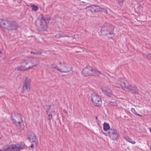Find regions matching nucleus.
Here are the masks:
<instances>
[{
  "label": "nucleus",
  "mask_w": 151,
  "mask_h": 151,
  "mask_svg": "<svg viewBox=\"0 0 151 151\" xmlns=\"http://www.w3.org/2000/svg\"><path fill=\"white\" fill-rule=\"evenodd\" d=\"M28 64H30V63H28V61L27 60H24L22 62L21 66H19L15 68L16 70H25L29 69L32 68L31 65H29Z\"/></svg>",
  "instance_id": "423d86ee"
},
{
  "label": "nucleus",
  "mask_w": 151,
  "mask_h": 151,
  "mask_svg": "<svg viewBox=\"0 0 151 151\" xmlns=\"http://www.w3.org/2000/svg\"><path fill=\"white\" fill-rule=\"evenodd\" d=\"M101 32L102 35L104 36L113 34L114 27L112 25L107 23L103 24L101 28Z\"/></svg>",
  "instance_id": "f257e3e1"
},
{
  "label": "nucleus",
  "mask_w": 151,
  "mask_h": 151,
  "mask_svg": "<svg viewBox=\"0 0 151 151\" xmlns=\"http://www.w3.org/2000/svg\"><path fill=\"white\" fill-rule=\"evenodd\" d=\"M30 147L31 148H32L34 147V145L33 144H32L31 146H30Z\"/></svg>",
  "instance_id": "72a5a7b5"
},
{
  "label": "nucleus",
  "mask_w": 151,
  "mask_h": 151,
  "mask_svg": "<svg viewBox=\"0 0 151 151\" xmlns=\"http://www.w3.org/2000/svg\"><path fill=\"white\" fill-rule=\"evenodd\" d=\"M31 6L32 7V9H38L39 7L37 5H31Z\"/></svg>",
  "instance_id": "b1692460"
},
{
  "label": "nucleus",
  "mask_w": 151,
  "mask_h": 151,
  "mask_svg": "<svg viewBox=\"0 0 151 151\" xmlns=\"http://www.w3.org/2000/svg\"><path fill=\"white\" fill-rule=\"evenodd\" d=\"M31 54H33L34 55H36L37 54H39V55H41L42 54V52H35L31 51Z\"/></svg>",
  "instance_id": "5701e85b"
},
{
  "label": "nucleus",
  "mask_w": 151,
  "mask_h": 151,
  "mask_svg": "<svg viewBox=\"0 0 151 151\" xmlns=\"http://www.w3.org/2000/svg\"><path fill=\"white\" fill-rule=\"evenodd\" d=\"M0 88H1V87H0Z\"/></svg>",
  "instance_id": "37998d69"
},
{
  "label": "nucleus",
  "mask_w": 151,
  "mask_h": 151,
  "mask_svg": "<svg viewBox=\"0 0 151 151\" xmlns=\"http://www.w3.org/2000/svg\"><path fill=\"white\" fill-rule=\"evenodd\" d=\"M104 129L105 131H107L110 129V127L108 123H104Z\"/></svg>",
  "instance_id": "a211bd4d"
},
{
  "label": "nucleus",
  "mask_w": 151,
  "mask_h": 151,
  "mask_svg": "<svg viewBox=\"0 0 151 151\" xmlns=\"http://www.w3.org/2000/svg\"><path fill=\"white\" fill-rule=\"evenodd\" d=\"M147 58L149 60H151V54H148L147 56Z\"/></svg>",
  "instance_id": "c85d7f7f"
},
{
  "label": "nucleus",
  "mask_w": 151,
  "mask_h": 151,
  "mask_svg": "<svg viewBox=\"0 0 151 151\" xmlns=\"http://www.w3.org/2000/svg\"><path fill=\"white\" fill-rule=\"evenodd\" d=\"M124 139L128 142H129L132 144H135L136 142L135 141L132 140V139L128 137H125Z\"/></svg>",
  "instance_id": "6ab92c4d"
},
{
  "label": "nucleus",
  "mask_w": 151,
  "mask_h": 151,
  "mask_svg": "<svg viewBox=\"0 0 151 151\" xmlns=\"http://www.w3.org/2000/svg\"><path fill=\"white\" fill-rule=\"evenodd\" d=\"M102 91L105 95L109 96H111L112 94V92L111 90L109 88L103 89Z\"/></svg>",
  "instance_id": "4468645a"
},
{
  "label": "nucleus",
  "mask_w": 151,
  "mask_h": 151,
  "mask_svg": "<svg viewBox=\"0 0 151 151\" xmlns=\"http://www.w3.org/2000/svg\"><path fill=\"white\" fill-rule=\"evenodd\" d=\"M28 63H30V64H28V66L29 65H31L32 68L34 66H36L38 65L39 63V61L38 60H36L35 61L34 60L31 61H28Z\"/></svg>",
  "instance_id": "2eb2a0df"
},
{
  "label": "nucleus",
  "mask_w": 151,
  "mask_h": 151,
  "mask_svg": "<svg viewBox=\"0 0 151 151\" xmlns=\"http://www.w3.org/2000/svg\"><path fill=\"white\" fill-rule=\"evenodd\" d=\"M93 74V69L89 66H87L82 71V74L84 76H91Z\"/></svg>",
  "instance_id": "1a4fd4ad"
},
{
  "label": "nucleus",
  "mask_w": 151,
  "mask_h": 151,
  "mask_svg": "<svg viewBox=\"0 0 151 151\" xmlns=\"http://www.w3.org/2000/svg\"><path fill=\"white\" fill-rule=\"evenodd\" d=\"M30 80L26 77L23 86V93L29 92L30 91Z\"/></svg>",
  "instance_id": "6e6552de"
},
{
  "label": "nucleus",
  "mask_w": 151,
  "mask_h": 151,
  "mask_svg": "<svg viewBox=\"0 0 151 151\" xmlns=\"http://www.w3.org/2000/svg\"><path fill=\"white\" fill-rule=\"evenodd\" d=\"M4 29L8 30H15L18 28V26L17 22L14 21H11L6 19L4 22Z\"/></svg>",
  "instance_id": "7ed1b4c3"
},
{
  "label": "nucleus",
  "mask_w": 151,
  "mask_h": 151,
  "mask_svg": "<svg viewBox=\"0 0 151 151\" xmlns=\"http://www.w3.org/2000/svg\"><path fill=\"white\" fill-rule=\"evenodd\" d=\"M101 8L98 6L93 5L87 6L85 8V9H100Z\"/></svg>",
  "instance_id": "dca6fc26"
},
{
  "label": "nucleus",
  "mask_w": 151,
  "mask_h": 151,
  "mask_svg": "<svg viewBox=\"0 0 151 151\" xmlns=\"http://www.w3.org/2000/svg\"><path fill=\"white\" fill-rule=\"evenodd\" d=\"M124 79L122 78H119L118 80V82L119 83V84L121 86V84H122L124 83H125L124 82Z\"/></svg>",
  "instance_id": "412c9836"
},
{
  "label": "nucleus",
  "mask_w": 151,
  "mask_h": 151,
  "mask_svg": "<svg viewBox=\"0 0 151 151\" xmlns=\"http://www.w3.org/2000/svg\"><path fill=\"white\" fill-rule=\"evenodd\" d=\"M48 117H49V118H48V119L49 120H50L51 118H52V114H49L48 115Z\"/></svg>",
  "instance_id": "7c9ffc66"
},
{
  "label": "nucleus",
  "mask_w": 151,
  "mask_h": 151,
  "mask_svg": "<svg viewBox=\"0 0 151 151\" xmlns=\"http://www.w3.org/2000/svg\"><path fill=\"white\" fill-rule=\"evenodd\" d=\"M37 10H34V11H36Z\"/></svg>",
  "instance_id": "a19ab883"
},
{
  "label": "nucleus",
  "mask_w": 151,
  "mask_h": 151,
  "mask_svg": "<svg viewBox=\"0 0 151 151\" xmlns=\"http://www.w3.org/2000/svg\"><path fill=\"white\" fill-rule=\"evenodd\" d=\"M46 20H47V19L42 17L41 19L37 20V21L36 22V23L37 24V22L40 23V28L44 30H46L47 28V26L46 25Z\"/></svg>",
  "instance_id": "f8f14e48"
},
{
  "label": "nucleus",
  "mask_w": 151,
  "mask_h": 151,
  "mask_svg": "<svg viewBox=\"0 0 151 151\" xmlns=\"http://www.w3.org/2000/svg\"><path fill=\"white\" fill-rule=\"evenodd\" d=\"M131 111L134 114H135L140 117L142 116V115L137 114L134 109L133 108H132L131 109Z\"/></svg>",
  "instance_id": "4be33fe9"
},
{
  "label": "nucleus",
  "mask_w": 151,
  "mask_h": 151,
  "mask_svg": "<svg viewBox=\"0 0 151 151\" xmlns=\"http://www.w3.org/2000/svg\"><path fill=\"white\" fill-rule=\"evenodd\" d=\"M70 37L69 36H68V35H63L62 37Z\"/></svg>",
  "instance_id": "2f4dec72"
},
{
  "label": "nucleus",
  "mask_w": 151,
  "mask_h": 151,
  "mask_svg": "<svg viewBox=\"0 0 151 151\" xmlns=\"http://www.w3.org/2000/svg\"><path fill=\"white\" fill-rule=\"evenodd\" d=\"M91 101L94 105L98 107H101L102 104L101 97L96 93H93L91 95Z\"/></svg>",
  "instance_id": "20e7f679"
},
{
  "label": "nucleus",
  "mask_w": 151,
  "mask_h": 151,
  "mask_svg": "<svg viewBox=\"0 0 151 151\" xmlns=\"http://www.w3.org/2000/svg\"><path fill=\"white\" fill-rule=\"evenodd\" d=\"M108 133L110 137L114 140H116L118 139L120 136L119 132L116 129L112 128L110 129Z\"/></svg>",
  "instance_id": "0eeeda50"
},
{
  "label": "nucleus",
  "mask_w": 151,
  "mask_h": 151,
  "mask_svg": "<svg viewBox=\"0 0 151 151\" xmlns=\"http://www.w3.org/2000/svg\"><path fill=\"white\" fill-rule=\"evenodd\" d=\"M59 64L58 65V66H57L55 64H52L51 65L52 67V68H55L57 70V68H59Z\"/></svg>",
  "instance_id": "bb28decb"
},
{
  "label": "nucleus",
  "mask_w": 151,
  "mask_h": 151,
  "mask_svg": "<svg viewBox=\"0 0 151 151\" xmlns=\"http://www.w3.org/2000/svg\"><path fill=\"white\" fill-rule=\"evenodd\" d=\"M11 147L12 151H20L21 150L26 148V146L24 144L12 145Z\"/></svg>",
  "instance_id": "9b49d317"
},
{
  "label": "nucleus",
  "mask_w": 151,
  "mask_h": 151,
  "mask_svg": "<svg viewBox=\"0 0 151 151\" xmlns=\"http://www.w3.org/2000/svg\"><path fill=\"white\" fill-rule=\"evenodd\" d=\"M121 85L122 89L126 91L131 93L138 94L137 87L135 86L129 84L127 85L125 83Z\"/></svg>",
  "instance_id": "f03ea898"
},
{
  "label": "nucleus",
  "mask_w": 151,
  "mask_h": 151,
  "mask_svg": "<svg viewBox=\"0 0 151 151\" xmlns=\"http://www.w3.org/2000/svg\"><path fill=\"white\" fill-rule=\"evenodd\" d=\"M12 120L14 123L19 124L22 125L23 124V121L21 116L19 114H16L12 118Z\"/></svg>",
  "instance_id": "9d476101"
},
{
  "label": "nucleus",
  "mask_w": 151,
  "mask_h": 151,
  "mask_svg": "<svg viewBox=\"0 0 151 151\" xmlns=\"http://www.w3.org/2000/svg\"><path fill=\"white\" fill-rule=\"evenodd\" d=\"M64 111L65 113H67V112H66V111H65V110H64Z\"/></svg>",
  "instance_id": "4c0bfd02"
},
{
  "label": "nucleus",
  "mask_w": 151,
  "mask_h": 151,
  "mask_svg": "<svg viewBox=\"0 0 151 151\" xmlns=\"http://www.w3.org/2000/svg\"><path fill=\"white\" fill-rule=\"evenodd\" d=\"M0 151H5V150H4V149H3V150H0Z\"/></svg>",
  "instance_id": "c9c22d12"
},
{
  "label": "nucleus",
  "mask_w": 151,
  "mask_h": 151,
  "mask_svg": "<svg viewBox=\"0 0 151 151\" xmlns=\"http://www.w3.org/2000/svg\"><path fill=\"white\" fill-rule=\"evenodd\" d=\"M46 111H47V114H48V111L47 110Z\"/></svg>",
  "instance_id": "ea45409f"
},
{
  "label": "nucleus",
  "mask_w": 151,
  "mask_h": 151,
  "mask_svg": "<svg viewBox=\"0 0 151 151\" xmlns=\"http://www.w3.org/2000/svg\"><path fill=\"white\" fill-rule=\"evenodd\" d=\"M59 65V68H57V70L61 72L67 73L72 70L71 65L67 63H60Z\"/></svg>",
  "instance_id": "39448f33"
},
{
  "label": "nucleus",
  "mask_w": 151,
  "mask_h": 151,
  "mask_svg": "<svg viewBox=\"0 0 151 151\" xmlns=\"http://www.w3.org/2000/svg\"><path fill=\"white\" fill-rule=\"evenodd\" d=\"M90 11H91V12H96V10H93L94 12L92 10H90Z\"/></svg>",
  "instance_id": "f704fd0d"
},
{
  "label": "nucleus",
  "mask_w": 151,
  "mask_h": 151,
  "mask_svg": "<svg viewBox=\"0 0 151 151\" xmlns=\"http://www.w3.org/2000/svg\"><path fill=\"white\" fill-rule=\"evenodd\" d=\"M101 74V71L96 69L93 70V74L92 75L95 76H99Z\"/></svg>",
  "instance_id": "f3484780"
},
{
  "label": "nucleus",
  "mask_w": 151,
  "mask_h": 151,
  "mask_svg": "<svg viewBox=\"0 0 151 151\" xmlns=\"http://www.w3.org/2000/svg\"><path fill=\"white\" fill-rule=\"evenodd\" d=\"M137 1V2H139L140 1H139L138 0H136Z\"/></svg>",
  "instance_id": "e433bc0d"
},
{
  "label": "nucleus",
  "mask_w": 151,
  "mask_h": 151,
  "mask_svg": "<svg viewBox=\"0 0 151 151\" xmlns=\"http://www.w3.org/2000/svg\"><path fill=\"white\" fill-rule=\"evenodd\" d=\"M63 35L60 34H58L55 35V37L59 39L60 38L62 37Z\"/></svg>",
  "instance_id": "cd10ccee"
},
{
  "label": "nucleus",
  "mask_w": 151,
  "mask_h": 151,
  "mask_svg": "<svg viewBox=\"0 0 151 151\" xmlns=\"http://www.w3.org/2000/svg\"><path fill=\"white\" fill-rule=\"evenodd\" d=\"M118 1L119 5H121L122 4L123 2V0H118Z\"/></svg>",
  "instance_id": "c756f323"
},
{
  "label": "nucleus",
  "mask_w": 151,
  "mask_h": 151,
  "mask_svg": "<svg viewBox=\"0 0 151 151\" xmlns=\"http://www.w3.org/2000/svg\"><path fill=\"white\" fill-rule=\"evenodd\" d=\"M109 105L112 106H116L117 105V103L115 102H110L109 103Z\"/></svg>",
  "instance_id": "393cba45"
},
{
  "label": "nucleus",
  "mask_w": 151,
  "mask_h": 151,
  "mask_svg": "<svg viewBox=\"0 0 151 151\" xmlns=\"http://www.w3.org/2000/svg\"><path fill=\"white\" fill-rule=\"evenodd\" d=\"M28 138L30 142H33L36 144L38 143V141L37 138V137L34 133H31L29 137Z\"/></svg>",
  "instance_id": "ddd939ff"
},
{
  "label": "nucleus",
  "mask_w": 151,
  "mask_h": 151,
  "mask_svg": "<svg viewBox=\"0 0 151 151\" xmlns=\"http://www.w3.org/2000/svg\"><path fill=\"white\" fill-rule=\"evenodd\" d=\"M6 19H0V27L4 28L5 26L4 24L5 21H6Z\"/></svg>",
  "instance_id": "aec40b11"
},
{
  "label": "nucleus",
  "mask_w": 151,
  "mask_h": 151,
  "mask_svg": "<svg viewBox=\"0 0 151 151\" xmlns=\"http://www.w3.org/2000/svg\"><path fill=\"white\" fill-rule=\"evenodd\" d=\"M32 57L33 58H34L35 57L34 56H32Z\"/></svg>",
  "instance_id": "58836bf2"
},
{
  "label": "nucleus",
  "mask_w": 151,
  "mask_h": 151,
  "mask_svg": "<svg viewBox=\"0 0 151 151\" xmlns=\"http://www.w3.org/2000/svg\"><path fill=\"white\" fill-rule=\"evenodd\" d=\"M1 53V52L0 51V54Z\"/></svg>",
  "instance_id": "79ce46f5"
},
{
  "label": "nucleus",
  "mask_w": 151,
  "mask_h": 151,
  "mask_svg": "<svg viewBox=\"0 0 151 151\" xmlns=\"http://www.w3.org/2000/svg\"><path fill=\"white\" fill-rule=\"evenodd\" d=\"M5 151H12L11 147H7L6 148L4 149Z\"/></svg>",
  "instance_id": "a878e982"
},
{
  "label": "nucleus",
  "mask_w": 151,
  "mask_h": 151,
  "mask_svg": "<svg viewBox=\"0 0 151 151\" xmlns=\"http://www.w3.org/2000/svg\"><path fill=\"white\" fill-rule=\"evenodd\" d=\"M101 133H102L103 134H104L105 135H106L105 132H104L102 130L101 131Z\"/></svg>",
  "instance_id": "473e14b6"
}]
</instances>
